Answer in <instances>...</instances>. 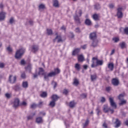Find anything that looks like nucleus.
<instances>
[{
	"label": "nucleus",
	"mask_w": 128,
	"mask_h": 128,
	"mask_svg": "<svg viewBox=\"0 0 128 128\" xmlns=\"http://www.w3.org/2000/svg\"><path fill=\"white\" fill-rule=\"evenodd\" d=\"M24 52H26V49L24 48H22L17 50L15 54L16 58L18 60L20 58L24 56Z\"/></svg>",
	"instance_id": "f257e3e1"
},
{
	"label": "nucleus",
	"mask_w": 128,
	"mask_h": 128,
	"mask_svg": "<svg viewBox=\"0 0 128 128\" xmlns=\"http://www.w3.org/2000/svg\"><path fill=\"white\" fill-rule=\"evenodd\" d=\"M60 70L58 68H56L54 69V72H52L48 74L47 75H44V78L45 80H46L48 78H52V76H56V74H60Z\"/></svg>",
	"instance_id": "f03ea898"
},
{
	"label": "nucleus",
	"mask_w": 128,
	"mask_h": 128,
	"mask_svg": "<svg viewBox=\"0 0 128 128\" xmlns=\"http://www.w3.org/2000/svg\"><path fill=\"white\" fill-rule=\"evenodd\" d=\"M82 16V10H78L76 11V16H74V18L77 22H80V18L78 16Z\"/></svg>",
	"instance_id": "7ed1b4c3"
},
{
	"label": "nucleus",
	"mask_w": 128,
	"mask_h": 128,
	"mask_svg": "<svg viewBox=\"0 0 128 128\" xmlns=\"http://www.w3.org/2000/svg\"><path fill=\"white\" fill-rule=\"evenodd\" d=\"M103 110L104 112H111V114H114V109H110L108 107V105H104L103 107Z\"/></svg>",
	"instance_id": "20e7f679"
},
{
	"label": "nucleus",
	"mask_w": 128,
	"mask_h": 128,
	"mask_svg": "<svg viewBox=\"0 0 128 128\" xmlns=\"http://www.w3.org/2000/svg\"><path fill=\"white\" fill-rule=\"evenodd\" d=\"M9 82L10 84H14L16 82V76L10 75L9 76Z\"/></svg>",
	"instance_id": "39448f33"
},
{
	"label": "nucleus",
	"mask_w": 128,
	"mask_h": 128,
	"mask_svg": "<svg viewBox=\"0 0 128 128\" xmlns=\"http://www.w3.org/2000/svg\"><path fill=\"white\" fill-rule=\"evenodd\" d=\"M122 8H118V12H117V16L118 18H122L123 14L122 12Z\"/></svg>",
	"instance_id": "423d86ee"
},
{
	"label": "nucleus",
	"mask_w": 128,
	"mask_h": 128,
	"mask_svg": "<svg viewBox=\"0 0 128 128\" xmlns=\"http://www.w3.org/2000/svg\"><path fill=\"white\" fill-rule=\"evenodd\" d=\"M109 100L111 106H112L113 108H116V102H114V99L112 98H110Z\"/></svg>",
	"instance_id": "0eeeda50"
},
{
	"label": "nucleus",
	"mask_w": 128,
	"mask_h": 128,
	"mask_svg": "<svg viewBox=\"0 0 128 128\" xmlns=\"http://www.w3.org/2000/svg\"><path fill=\"white\" fill-rule=\"evenodd\" d=\"M97 62V58L94 57L93 58L92 68H96V66H98V62Z\"/></svg>",
	"instance_id": "6e6552de"
},
{
	"label": "nucleus",
	"mask_w": 128,
	"mask_h": 128,
	"mask_svg": "<svg viewBox=\"0 0 128 128\" xmlns=\"http://www.w3.org/2000/svg\"><path fill=\"white\" fill-rule=\"evenodd\" d=\"M6 13L4 12H0V20H4L6 18Z\"/></svg>",
	"instance_id": "1a4fd4ad"
},
{
	"label": "nucleus",
	"mask_w": 128,
	"mask_h": 128,
	"mask_svg": "<svg viewBox=\"0 0 128 128\" xmlns=\"http://www.w3.org/2000/svg\"><path fill=\"white\" fill-rule=\"evenodd\" d=\"M20 106V100H18V98H16L14 102V106L16 108V106Z\"/></svg>",
	"instance_id": "9d476101"
},
{
	"label": "nucleus",
	"mask_w": 128,
	"mask_h": 128,
	"mask_svg": "<svg viewBox=\"0 0 128 128\" xmlns=\"http://www.w3.org/2000/svg\"><path fill=\"white\" fill-rule=\"evenodd\" d=\"M112 84L114 86H118L120 81L118 80V78H114L112 80Z\"/></svg>",
	"instance_id": "9b49d317"
},
{
	"label": "nucleus",
	"mask_w": 128,
	"mask_h": 128,
	"mask_svg": "<svg viewBox=\"0 0 128 128\" xmlns=\"http://www.w3.org/2000/svg\"><path fill=\"white\" fill-rule=\"evenodd\" d=\"M78 62H82L84 60V55L82 54H80L78 55Z\"/></svg>",
	"instance_id": "f8f14e48"
},
{
	"label": "nucleus",
	"mask_w": 128,
	"mask_h": 128,
	"mask_svg": "<svg viewBox=\"0 0 128 128\" xmlns=\"http://www.w3.org/2000/svg\"><path fill=\"white\" fill-rule=\"evenodd\" d=\"M90 38L92 40H96V33L93 32L90 34Z\"/></svg>",
	"instance_id": "ddd939ff"
},
{
	"label": "nucleus",
	"mask_w": 128,
	"mask_h": 128,
	"mask_svg": "<svg viewBox=\"0 0 128 128\" xmlns=\"http://www.w3.org/2000/svg\"><path fill=\"white\" fill-rule=\"evenodd\" d=\"M32 50L33 52H36L37 50H38V46L36 45L32 46Z\"/></svg>",
	"instance_id": "4468645a"
},
{
	"label": "nucleus",
	"mask_w": 128,
	"mask_h": 128,
	"mask_svg": "<svg viewBox=\"0 0 128 128\" xmlns=\"http://www.w3.org/2000/svg\"><path fill=\"white\" fill-rule=\"evenodd\" d=\"M36 122L37 124H42V118L41 117H38L36 118Z\"/></svg>",
	"instance_id": "2eb2a0df"
},
{
	"label": "nucleus",
	"mask_w": 128,
	"mask_h": 128,
	"mask_svg": "<svg viewBox=\"0 0 128 128\" xmlns=\"http://www.w3.org/2000/svg\"><path fill=\"white\" fill-rule=\"evenodd\" d=\"M53 6L56 8H58V0H53Z\"/></svg>",
	"instance_id": "dca6fc26"
},
{
	"label": "nucleus",
	"mask_w": 128,
	"mask_h": 128,
	"mask_svg": "<svg viewBox=\"0 0 128 128\" xmlns=\"http://www.w3.org/2000/svg\"><path fill=\"white\" fill-rule=\"evenodd\" d=\"M98 39H94V40H93V42L92 44V46H98Z\"/></svg>",
	"instance_id": "f3484780"
},
{
	"label": "nucleus",
	"mask_w": 128,
	"mask_h": 128,
	"mask_svg": "<svg viewBox=\"0 0 128 128\" xmlns=\"http://www.w3.org/2000/svg\"><path fill=\"white\" fill-rule=\"evenodd\" d=\"M80 50V48L75 49L72 52V56H76V54H78Z\"/></svg>",
	"instance_id": "a211bd4d"
},
{
	"label": "nucleus",
	"mask_w": 128,
	"mask_h": 128,
	"mask_svg": "<svg viewBox=\"0 0 128 128\" xmlns=\"http://www.w3.org/2000/svg\"><path fill=\"white\" fill-rule=\"evenodd\" d=\"M44 74V69L42 68H39V72L38 74L39 76H42Z\"/></svg>",
	"instance_id": "6ab92c4d"
},
{
	"label": "nucleus",
	"mask_w": 128,
	"mask_h": 128,
	"mask_svg": "<svg viewBox=\"0 0 128 128\" xmlns=\"http://www.w3.org/2000/svg\"><path fill=\"white\" fill-rule=\"evenodd\" d=\"M52 100H53L54 102H56V100H58V96L56 95H53L52 96Z\"/></svg>",
	"instance_id": "aec40b11"
},
{
	"label": "nucleus",
	"mask_w": 128,
	"mask_h": 128,
	"mask_svg": "<svg viewBox=\"0 0 128 128\" xmlns=\"http://www.w3.org/2000/svg\"><path fill=\"white\" fill-rule=\"evenodd\" d=\"M28 86V84L27 82H24L22 83V88H26Z\"/></svg>",
	"instance_id": "412c9836"
},
{
	"label": "nucleus",
	"mask_w": 128,
	"mask_h": 128,
	"mask_svg": "<svg viewBox=\"0 0 128 128\" xmlns=\"http://www.w3.org/2000/svg\"><path fill=\"white\" fill-rule=\"evenodd\" d=\"M97 62V66H102L103 64H104V62L102 60H98V58H97V61H96Z\"/></svg>",
	"instance_id": "4be33fe9"
},
{
	"label": "nucleus",
	"mask_w": 128,
	"mask_h": 128,
	"mask_svg": "<svg viewBox=\"0 0 128 128\" xmlns=\"http://www.w3.org/2000/svg\"><path fill=\"white\" fill-rule=\"evenodd\" d=\"M116 126H115V128H118L120 126V121L118 120V119H116Z\"/></svg>",
	"instance_id": "5701e85b"
},
{
	"label": "nucleus",
	"mask_w": 128,
	"mask_h": 128,
	"mask_svg": "<svg viewBox=\"0 0 128 128\" xmlns=\"http://www.w3.org/2000/svg\"><path fill=\"white\" fill-rule=\"evenodd\" d=\"M86 24H87V26H90L92 24V21L90 20V19H86L85 21Z\"/></svg>",
	"instance_id": "b1692460"
},
{
	"label": "nucleus",
	"mask_w": 128,
	"mask_h": 128,
	"mask_svg": "<svg viewBox=\"0 0 128 128\" xmlns=\"http://www.w3.org/2000/svg\"><path fill=\"white\" fill-rule=\"evenodd\" d=\"M74 68L76 70H80V64L77 63L75 64Z\"/></svg>",
	"instance_id": "393cba45"
},
{
	"label": "nucleus",
	"mask_w": 128,
	"mask_h": 128,
	"mask_svg": "<svg viewBox=\"0 0 128 128\" xmlns=\"http://www.w3.org/2000/svg\"><path fill=\"white\" fill-rule=\"evenodd\" d=\"M108 68L111 70H114V64L113 63H110L108 64Z\"/></svg>",
	"instance_id": "a878e982"
},
{
	"label": "nucleus",
	"mask_w": 128,
	"mask_h": 128,
	"mask_svg": "<svg viewBox=\"0 0 128 128\" xmlns=\"http://www.w3.org/2000/svg\"><path fill=\"white\" fill-rule=\"evenodd\" d=\"M124 94H120L118 96V100H122V98H124Z\"/></svg>",
	"instance_id": "bb28decb"
},
{
	"label": "nucleus",
	"mask_w": 128,
	"mask_h": 128,
	"mask_svg": "<svg viewBox=\"0 0 128 128\" xmlns=\"http://www.w3.org/2000/svg\"><path fill=\"white\" fill-rule=\"evenodd\" d=\"M120 102L119 104L120 106H122V104H126V100H120Z\"/></svg>",
	"instance_id": "cd10ccee"
},
{
	"label": "nucleus",
	"mask_w": 128,
	"mask_h": 128,
	"mask_svg": "<svg viewBox=\"0 0 128 128\" xmlns=\"http://www.w3.org/2000/svg\"><path fill=\"white\" fill-rule=\"evenodd\" d=\"M74 106H76V103L74 101L70 102L69 104V106H70V108H74Z\"/></svg>",
	"instance_id": "c85d7f7f"
},
{
	"label": "nucleus",
	"mask_w": 128,
	"mask_h": 128,
	"mask_svg": "<svg viewBox=\"0 0 128 128\" xmlns=\"http://www.w3.org/2000/svg\"><path fill=\"white\" fill-rule=\"evenodd\" d=\"M38 8L40 10H44L46 8V6L44 4H40Z\"/></svg>",
	"instance_id": "c756f323"
},
{
	"label": "nucleus",
	"mask_w": 128,
	"mask_h": 128,
	"mask_svg": "<svg viewBox=\"0 0 128 128\" xmlns=\"http://www.w3.org/2000/svg\"><path fill=\"white\" fill-rule=\"evenodd\" d=\"M48 96V94L46 92H42V94H40V96L42 98H46V96Z\"/></svg>",
	"instance_id": "7c9ffc66"
},
{
	"label": "nucleus",
	"mask_w": 128,
	"mask_h": 128,
	"mask_svg": "<svg viewBox=\"0 0 128 128\" xmlns=\"http://www.w3.org/2000/svg\"><path fill=\"white\" fill-rule=\"evenodd\" d=\"M121 48H126V43L122 42L120 44Z\"/></svg>",
	"instance_id": "2f4dec72"
},
{
	"label": "nucleus",
	"mask_w": 128,
	"mask_h": 128,
	"mask_svg": "<svg viewBox=\"0 0 128 128\" xmlns=\"http://www.w3.org/2000/svg\"><path fill=\"white\" fill-rule=\"evenodd\" d=\"M92 18L94 20H98V16L96 14H94L92 16Z\"/></svg>",
	"instance_id": "473e14b6"
},
{
	"label": "nucleus",
	"mask_w": 128,
	"mask_h": 128,
	"mask_svg": "<svg viewBox=\"0 0 128 128\" xmlns=\"http://www.w3.org/2000/svg\"><path fill=\"white\" fill-rule=\"evenodd\" d=\"M112 40L114 42H118L120 41V38L118 37H114L112 38Z\"/></svg>",
	"instance_id": "72a5a7b5"
},
{
	"label": "nucleus",
	"mask_w": 128,
	"mask_h": 128,
	"mask_svg": "<svg viewBox=\"0 0 128 128\" xmlns=\"http://www.w3.org/2000/svg\"><path fill=\"white\" fill-rule=\"evenodd\" d=\"M56 101H53L52 100L50 104V106H52V108H54V106L56 105Z\"/></svg>",
	"instance_id": "f704fd0d"
},
{
	"label": "nucleus",
	"mask_w": 128,
	"mask_h": 128,
	"mask_svg": "<svg viewBox=\"0 0 128 128\" xmlns=\"http://www.w3.org/2000/svg\"><path fill=\"white\" fill-rule=\"evenodd\" d=\"M32 68V65L30 64H28V66L26 68V70H28L30 72V70Z\"/></svg>",
	"instance_id": "c9c22d12"
},
{
	"label": "nucleus",
	"mask_w": 128,
	"mask_h": 128,
	"mask_svg": "<svg viewBox=\"0 0 128 128\" xmlns=\"http://www.w3.org/2000/svg\"><path fill=\"white\" fill-rule=\"evenodd\" d=\"M47 34H48V36L52 34V30L50 29H47Z\"/></svg>",
	"instance_id": "e433bc0d"
},
{
	"label": "nucleus",
	"mask_w": 128,
	"mask_h": 128,
	"mask_svg": "<svg viewBox=\"0 0 128 128\" xmlns=\"http://www.w3.org/2000/svg\"><path fill=\"white\" fill-rule=\"evenodd\" d=\"M74 86H78V79L75 78L74 80Z\"/></svg>",
	"instance_id": "4c0bfd02"
},
{
	"label": "nucleus",
	"mask_w": 128,
	"mask_h": 128,
	"mask_svg": "<svg viewBox=\"0 0 128 128\" xmlns=\"http://www.w3.org/2000/svg\"><path fill=\"white\" fill-rule=\"evenodd\" d=\"M55 40H58V42H62V37H60V36H57L56 37V38H55Z\"/></svg>",
	"instance_id": "58836bf2"
},
{
	"label": "nucleus",
	"mask_w": 128,
	"mask_h": 128,
	"mask_svg": "<svg viewBox=\"0 0 128 128\" xmlns=\"http://www.w3.org/2000/svg\"><path fill=\"white\" fill-rule=\"evenodd\" d=\"M96 79V75L94 74V75H92L91 76V80H94Z\"/></svg>",
	"instance_id": "ea45409f"
},
{
	"label": "nucleus",
	"mask_w": 128,
	"mask_h": 128,
	"mask_svg": "<svg viewBox=\"0 0 128 128\" xmlns=\"http://www.w3.org/2000/svg\"><path fill=\"white\" fill-rule=\"evenodd\" d=\"M5 96L7 98H10L12 96V94H8V93H6L5 94Z\"/></svg>",
	"instance_id": "a19ab883"
},
{
	"label": "nucleus",
	"mask_w": 128,
	"mask_h": 128,
	"mask_svg": "<svg viewBox=\"0 0 128 128\" xmlns=\"http://www.w3.org/2000/svg\"><path fill=\"white\" fill-rule=\"evenodd\" d=\"M7 50L9 52H12V48L9 46L7 48Z\"/></svg>",
	"instance_id": "79ce46f5"
},
{
	"label": "nucleus",
	"mask_w": 128,
	"mask_h": 128,
	"mask_svg": "<svg viewBox=\"0 0 128 128\" xmlns=\"http://www.w3.org/2000/svg\"><path fill=\"white\" fill-rule=\"evenodd\" d=\"M64 94H68V90L65 89L63 92Z\"/></svg>",
	"instance_id": "37998d69"
},
{
	"label": "nucleus",
	"mask_w": 128,
	"mask_h": 128,
	"mask_svg": "<svg viewBox=\"0 0 128 128\" xmlns=\"http://www.w3.org/2000/svg\"><path fill=\"white\" fill-rule=\"evenodd\" d=\"M37 106L36 104H33L31 105V108H36Z\"/></svg>",
	"instance_id": "c03bdc74"
},
{
	"label": "nucleus",
	"mask_w": 128,
	"mask_h": 128,
	"mask_svg": "<svg viewBox=\"0 0 128 128\" xmlns=\"http://www.w3.org/2000/svg\"><path fill=\"white\" fill-rule=\"evenodd\" d=\"M10 24H14V20L12 18L10 20Z\"/></svg>",
	"instance_id": "a18cd8bd"
},
{
	"label": "nucleus",
	"mask_w": 128,
	"mask_h": 128,
	"mask_svg": "<svg viewBox=\"0 0 128 128\" xmlns=\"http://www.w3.org/2000/svg\"><path fill=\"white\" fill-rule=\"evenodd\" d=\"M96 112H97L98 116V114H100V108H97L96 110Z\"/></svg>",
	"instance_id": "49530a36"
},
{
	"label": "nucleus",
	"mask_w": 128,
	"mask_h": 128,
	"mask_svg": "<svg viewBox=\"0 0 128 128\" xmlns=\"http://www.w3.org/2000/svg\"><path fill=\"white\" fill-rule=\"evenodd\" d=\"M124 32H125V34H128V27L126 28L124 30Z\"/></svg>",
	"instance_id": "de8ad7c7"
},
{
	"label": "nucleus",
	"mask_w": 128,
	"mask_h": 128,
	"mask_svg": "<svg viewBox=\"0 0 128 128\" xmlns=\"http://www.w3.org/2000/svg\"><path fill=\"white\" fill-rule=\"evenodd\" d=\"M20 64H21L24 66V65L26 64V61H24V60H21Z\"/></svg>",
	"instance_id": "09e8293b"
},
{
	"label": "nucleus",
	"mask_w": 128,
	"mask_h": 128,
	"mask_svg": "<svg viewBox=\"0 0 128 128\" xmlns=\"http://www.w3.org/2000/svg\"><path fill=\"white\" fill-rule=\"evenodd\" d=\"M21 78H26V74L22 73L21 74Z\"/></svg>",
	"instance_id": "8fccbe9b"
},
{
	"label": "nucleus",
	"mask_w": 128,
	"mask_h": 128,
	"mask_svg": "<svg viewBox=\"0 0 128 128\" xmlns=\"http://www.w3.org/2000/svg\"><path fill=\"white\" fill-rule=\"evenodd\" d=\"M4 67V63H0V68H2Z\"/></svg>",
	"instance_id": "3c124183"
},
{
	"label": "nucleus",
	"mask_w": 128,
	"mask_h": 128,
	"mask_svg": "<svg viewBox=\"0 0 128 128\" xmlns=\"http://www.w3.org/2000/svg\"><path fill=\"white\" fill-rule=\"evenodd\" d=\"M52 84L53 86H54V88H56V82H52Z\"/></svg>",
	"instance_id": "603ef678"
},
{
	"label": "nucleus",
	"mask_w": 128,
	"mask_h": 128,
	"mask_svg": "<svg viewBox=\"0 0 128 128\" xmlns=\"http://www.w3.org/2000/svg\"><path fill=\"white\" fill-rule=\"evenodd\" d=\"M88 122H89L88 120H86L84 124V126H88Z\"/></svg>",
	"instance_id": "864d4df0"
},
{
	"label": "nucleus",
	"mask_w": 128,
	"mask_h": 128,
	"mask_svg": "<svg viewBox=\"0 0 128 128\" xmlns=\"http://www.w3.org/2000/svg\"><path fill=\"white\" fill-rule=\"evenodd\" d=\"M114 4H110L109 5V7L110 8H114Z\"/></svg>",
	"instance_id": "5fc2aeb1"
},
{
	"label": "nucleus",
	"mask_w": 128,
	"mask_h": 128,
	"mask_svg": "<svg viewBox=\"0 0 128 128\" xmlns=\"http://www.w3.org/2000/svg\"><path fill=\"white\" fill-rule=\"evenodd\" d=\"M102 102H106V98H104L102 97L101 99Z\"/></svg>",
	"instance_id": "6e6d98bb"
},
{
	"label": "nucleus",
	"mask_w": 128,
	"mask_h": 128,
	"mask_svg": "<svg viewBox=\"0 0 128 128\" xmlns=\"http://www.w3.org/2000/svg\"><path fill=\"white\" fill-rule=\"evenodd\" d=\"M40 116H46V113L44 112H40Z\"/></svg>",
	"instance_id": "4d7b16f0"
},
{
	"label": "nucleus",
	"mask_w": 128,
	"mask_h": 128,
	"mask_svg": "<svg viewBox=\"0 0 128 128\" xmlns=\"http://www.w3.org/2000/svg\"><path fill=\"white\" fill-rule=\"evenodd\" d=\"M22 106H26V102H23L22 103Z\"/></svg>",
	"instance_id": "13d9d810"
},
{
	"label": "nucleus",
	"mask_w": 128,
	"mask_h": 128,
	"mask_svg": "<svg viewBox=\"0 0 128 128\" xmlns=\"http://www.w3.org/2000/svg\"><path fill=\"white\" fill-rule=\"evenodd\" d=\"M103 126H104V128H108V125H106V124L104 123L103 124Z\"/></svg>",
	"instance_id": "bf43d9fd"
},
{
	"label": "nucleus",
	"mask_w": 128,
	"mask_h": 128,
	"mask_svg": "<svg viewBox=\"0 0 128 128\" xmlns=\"http://www.w3.org/2000/svg\"><path fill=\"white\" fill-rule=\"evenodd\" d=\"M106 90L107 92H110V87H107L106 88Z\"/></svg>",
	"instance_id": "052dcab7"
},
{
	"label": "nucleus",
	"mask_w": 128,
	"mask_h": 128,
	"mask_svg": "<svg viewBox=\"0 0 128 128\" xmlns=\"http://www.w3.org/2000/svg\"><path fill=\"white\" fill-rule=\"evenodd\" d=\"M27 118L28 120H32V116H28Z\"/></svg>",
	"instance_id": "680f3d73"
},
{
	"label": "nucleus",
	"mask_w": 128,
	"mask_h": 128,
	"mask_svg": "<svg viewBox=\"0 0 128 128\" xmlns=\"http://www.w3.org/2000/svg\"><path fill=\"white\" fill-rule=\"evenodd\" d=\"M83 68L85 70H86V68H88V66L87 65H84V66H83Z\"/></svg>",
	"instance_id": "e2e57ef3"
},
{
	"label": "nucleus",
	"mask_w": 128,
	"mask_h": 128,
	"mask_svg": "<svg viewBox=\"0 0 128 128\" xmlns=\"http://www.w3.org/2000/svg\"><path fill=\"white\" fill-rule=\"evenodd\" d=\"M76 32H80V28H76Z\"/></svg>",
	"instance_id": "0e129e2a"
},
{
	"label": "nucleus",
	"mask_w": 128,
	"mask_h": 128,
	"mask_svg": "<svg viewBox=\"0 0 128 128\" xmlns=\"http://www.w3.org/2000/svg\"><path fill=\"white\" fill-rule=\"evenodd\" d=\"M114 54V50H112L110 54L112 55V54Z\"/></svg>",
	"instance_id": "69168bd1"
},
{
	"label": "nucleus",
	"mask_w": 128,
	"mask_h": 128,
	"mask_svg": "<svg viewBox=\"0 0 128 128\" xmlns=\"http://www.w3.org/2000/svg\"><path fill=\"white\" fill-rule=\"evenodd\" d=\"M82 48L84 50H85V48H86V45H84V46H82Z\"/></svg>",
	"instance_id": "338daca9"
},
{
	"label": "nucleus",
	"mask_w": 128,
	"mask_h": 128,
	"mask_svg": "<svg viewBox=\"0 0 128 128\" xmlns=\"http://www.w3.org/2000/svg\"><path fill=\"white\" fill-rule=\"evenodd\" d=\"M125 124H126V126H128V120H126V121L125 122Z\"/></svg>",
	"instance_id": "774afa93"
}]
</instances>
